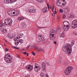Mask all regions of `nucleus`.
I'll return each mask as SVG.
<instances>
[{"instance_id":"f257e3e1","label":"nucleus","mask_w":77,"mask_h":77,"mask_svg":"<svg viewBox=\"0 0 77 77\" xmlns=\"http://www.w3.org/2000/svg\"><path fill=\"white\" fill-rule=\"evenodd\" d=\"M62 50L66 54H68V55H71L72 53L71 45L68 44H65L62 48Z\"/></svg>"},{"instance_id":"f03ea898","label":"nucleus","mask_w":77,"mask_h":77,"mask_svg":"<svg viewBox=\"0 0 77 77\" xmlns=\"http://www.w3.org/2000/svg\"><path fill=\"white\" fill-rule=\"evenodd\" d=\"M68 23H69V22L67 21H65L63 23V29L65 31H68L70 27L69 26V25H68Z\"/></svg>"},{"instance_id":"7ed1b4c3","label":"nucleus","mask_w":77,"mask_h":77,"mask_svg":"<svg viewBox=\"0 0 77 77\" xmlns=\"http://www.w3.org/2000/svg\"><path fill=\"white\" fill-rule=\"evenodd\" d=\"M73 69V68L71 66L68 67L65 70V74L66 75H68L71 71V69Z\"/></svg>"},{"instance_id":"20e7f679","label":"nucleus","mask_w":77,"mask_h":77,"mask_svg":"<svg viewBox=\"0 0 77 77\" xmlns=\"http://www.w3.org/2000/svg\"><path fill=\"white\" fill-rule=\"evenodd\" d=\"M12 20L11 19H6L4 20V23L6 25H11Z\"/></svg>"},{"instance_id":"39448f33","label":"nucleus","mask_w":77,"mask_h":77,"mask_svg":"<svg viewBox=\"0 0 77 77\" xmlns=\"http://www.w3.org/2000/svg\"><path fill=\"white\" fill-rule=\"evenodd\" d=\"M65 4H66L65 3H61L60 2V0H57L56 1V6L59 7H62V8H63V6L65 5Z\"/></svg>"},{"instance_id":"423d86ee","label":"nucleus","mask_w":77,"mask_h":77,"mask_svg":"<svg viewBox=\"0 0 77 77\" xmlns=\"http://www.w3.org/2000/svg\"><path fill=\"white\" fill-rule=\"evenodd\" d=\"M71 26L72 27V29H75L77 27V20L75 19L72 22V24H71Z\"/></svg>"},{"instance_id":"0eeeda50","label":"nucleus","mask_w":77,"mask_h":77,"mask_svg":"<svg viewBox=\"0 0 77 77\" xmlns=\"http://www.w3.org/2000/svg\"><path fill=\"white\" fill-rule=\"evenodd\" d=\"M55 30L54 29H52L51 32L50 37L51 40H54V38L53 37L54 36V33H55Z\"/></svg>"},{"instance_id":"6e6552de","label":"nucleus","mask_w":77,"mask_h":77,"mask_svg":"<svg viewBox=\"0 0 77 77\" xmlns=\"http://www.w3.org/2000/svg\"><path fill=\"white\" fill-rule=\"evenodd\" d=\"M46 65H45V63L44 62H43L42 63V69L43 72H46Z\"/></svg>"},{"instance_id":"1a4fd4ad","label":"nucleus","mask_w":77,"mask_h":77,"mask_svg":"<svg viewBox=\"0 0 77 77\" xmlns=\"http://www.w3.org/2000/svg\"><path fill=\"white\" fill-rule=\"evenodd\" d=\"M4 59L7 63H12V60L10 58L7 57H4Z\"/></svg>"},{"instance_id":"9d476101","label":"nucleus","mask_w":77,"mask_h":77,"mask_svg":"<svg viewBox=\"0 0 77 77\" xmlns=\"http://www.w3.org/2000/svg\"><path fill=\"white\" fill-rule=\"evenodd\" d=\"M26 68H27L28 69H29V71H32L33 69V66L30 64H28V65L26 66Z\"/></svg>"},{"instance_id":"9b49d317","label":"nucleus","mask_w":77,"mask_h":77,"mask_svg":"<svg viewBox=\"0 0 77 77\" xmlns=\"http://www.w3.org/2000/svg\"><path fill=\"white\" fill-rule=\"evenodd\" d=\"M38 38L40 41H45V39L44 38V37L41 35H38Z\"/></svg>"},{"instance_id":"f8f14e48","label":"nucleus","mask_w":77,"mask_h":77,"mask_svg":"<svg viewBox=\"0 0 77 77\" xmlns=\"http://www.w3.org/2000/svg\"><path fill=\"white\" fill-rule=\"evenodd\" d=\"M21 26H22V29H26V28L27 25H26L25 23H22V24L21 25Z\"/></svg>"},{"instance_id":"ddd939ff","label":"nucleus","mask_w":77,"mask_h":77,"mask_svg":"<svg viewBox=\"0 0 77 77\" xmlns=\"http://www.w3.org/2000/svg\"><path fill=\"white\" fill-rule=\"evenodd\" d=\"M2 32L3 33H8V30L6 29H4L1 30Z\"/></svg>"},{"instance_id":"4468645a","label":"nucleus","mask_w":77,"mask_h":77,"mask_svg":"<svg viewBox=\"0 0 77 77\" xmlns=\"http://www.w3.org/2000/svg\"><path fill=\"white\" fill-rule=\"evenodd\" d=\"M42 11H43V13H46L47 11V7H45L42 9Z\"/></svg>"},{"instance_id":"2eb2a0df","label":"nucleus","mask_w":77,"mask_h":77,"mask_svg":"<svg viewBox=\"0 0 77 77\" xmlns=\"http://www.w3.org/2000/svg\"><path fill=\"white\" fill-rule=\"evenodd\" d=\"M11 1L10 0H4V3L5 4H7L8 3H11Z\"/></svg>"},{"instance_id":"dca6fc26","label":"nucleus","mask_w":77,"mask_h":77,"mask_svg":"<svg viewBox=\"0 0 77 77\" xmlns=\"http://www.w3.org/2000/svg\"><path fill=\"white\" fill-rule=\"evenodd\" d=\"M24 18L23 17H20L17 18V20L19 21L22 20H24Z\"/></svg>"},{"instance_id":"f3484780","label":"nucleus","mask_w":77,"mask_h":77,"mask_svg":"<svg viewBox=\"0 0 77 77\" xmlns=\"http://www.w3.org/2000/svg\"><path fill=\"white\" fill-rule=\"evenodd\" d=\"M62 60V58L61 57H60L58 59V63L59 64H61L62 63V62H61V60Z\"/></svg>"},{"instance_id":"a211bd4d","label":"nucleus","mask_w":77,"mask_h":77,"mask_svg":"<svg viewBox=\"0 0 77 77\" xmlns=\"http://www.w3.org/2000/svg\"><path fill=\"white\" fill-rule=\"evenodd\" d=\"M52 9H53V12L54 13V14H56L57 12L56 11V9L55 8L54 9V6H53L52 7Z\"/></svg>"},{"instance_id":"6ab92c4d","label":"nucleus","mask_w":77,"mask_h":77,"mask_svg":"<svg viewBox=\"0 0 77 77\" xmlns=\"http://www.w3.org/2000/svg\"><path fill=\"white\" fill-rule=\"evenodd\" d=\"M14 41H15V45L17 46L19 44V42L17 41V39H14Z\"/></svg>"},{"instance_id":"aec40b11","label":"nucleus","mask_w":77,"mask_h":77,"mask_svg":"<svg viewBox=\"0 0 77 77\" xmlns=\"http://www.w3.org/2000/svg\"><path fill=\"white\" fill-rule=\"evenodd\" d=\"M40 75L41 77H45V75L44 72H42L40 74Z\"/></svg>"},{"instance_id":"412c9836","label":"nucleus","mask_w":77,"mask_h":77,"mask_svg":"<svg viewBox=\"0 0 77 77\" xmlns=\"http://www.w3.org/2000/svg\"><path fill=\"white\" fill-rule=\"evenodd\" d=\"M60 30V27L59 26H58L57 28L56 29L57 32H59Z\"/></svg>"},{"instance_id":"4be33fe9","label":"nucleus","mask_w":77,"mask_h":77,"mask_svg":"<svg viewBox=\"0 0 77 77\" xmlns=\"http://www.w3.org/2000/svg\"><path fill=\"white\" fill-rule=\"evenodd\" d=\"M9 15L11 17H12V16H14V15H13V13H12V11H9Z\"/></svg>"},{"instance_id":"5701e85b","label":"nucleus","mask_w":77,"mask_h":77,"mask_svg":"<svg viewBox=\"0 0 77 77\" xmlns=\"http://www.w3.org/2000/svg\"><path fill=\"white\" fill-rule=\"evenodd\" d=\"M7 37L8 38H11V34H7Z\"/></svg>"},{"instance_id":"b1692460","label":"nucleus","mask_w":77,"mask_h":77,"mask_svg":"<svg viewBox=\"0 0 77 77\" xmlns=\"http://www.w3.org/2000/svg\"><path fill=\"white\" fill-rule=\"evenodd\" d=\"M19 15V11L18 10H17L16 11V14L14 15V16H17V15Z\"/></svg>"},{"instance_id":"393cba45","label":"nucleus","mask_w":77,"mask_h":77,"mask_svg":"<svg viewBox=\"0 0 77 77\" xmlns=\"http://www.w3.org/2000/svg\"><path fill=\"white\" fill-rule=\"evenodd\" d=\"M60 37H62V38L65 37V34L63 33H62L61 35H60Z\"/></svg>"},{"instance_id":"a878e982","label":"nucleus","mask_w":77,"mask_h":77,"mask_svg":"<svg viewBox=\"0 0 77 77\" xmlns=\"http://www.w3.org/2000/svg\"><path fill=\"white\" fill-rule=\"evenodd\" d=\"M40 68L39 67L38 68H34V70L35 71H36V72H38V71H39V70H40Z\"/></svg>"},{"instance_id":"bb28decb","label":"nucleus","mask_w":77,"mask_h":77,"mask_svg":"<svg viewBox=\"0 0 77 77\" xmlns=\"http://www.w3.org/2000/svg\"><path fill=\"white\" fill-rule=\"evenodd\" d=\"M30 11H31V12H35L36 11V9H31L30 10Z\"/></svg>"},{"instance_id":"cd10ccee","label":"nucleus","mask_w":77,"mask_h":77,"mask_svg":"<svg viewBox=\"0 0 77 77\" xmlns=\"http://www.w3.org/2000/svg\"><path fill=\"white\" fill-rule=\"evenodd\" d=\"M11 57V56L10 55H9L8 54H7L5 56V57Z\"/></svg>"},{"instance_id":"c85d7f7f","label":"nucleus","mask_w":77,"mask_h":77,"mask_svg":"<svg viewBox=\"0 0 77 77\" xmlns=\"http://www.w3.org/2000/svg\"><path fill=\"white\" fill-rule=\"evenodd\" d=\"M65 66H68V62H65L63 64Z\"/></svg>"},{"instance_id":"c756f323","label":"nucleus","mask_w":77,"mask_h":77,"mask_svg":"<svg viewBox=\"0 0 77 77\" xmlns=\"http://www.w3.org/2000/svg\"><path fill=\"white\" fill-rule=\"evenodd\" d=\"M75 17V16L74 14H72L71 15H70V16H69V18H74Z\"/></svg>"},{"instance_id":"7c9ffc66","label":"nucleus","mask_w":77,"mask_h":77,"mask_svg":"<svg viewBox=\"0 0 77 77\" xmlns=\"http://www.w3.org/2000/svg\"><path fill=\"white\" fill-rule=\"evenodd\" d=\"M17 0H10V1H11L10 2V3H13V2H15L17 1Z\"/></svg>"},{"instance_id":"2f4dec72","label":"nucleus","mask_w":77,"mask_h":77,"mask_svg":"<svg viewBox=\"0 0 77 77\" xmlns=\"http://www.w3.org/2000/svg\"><path fill=\"white\" fill-rule=\"evenodd\" d=\"M16 39L17 41H18V42H19V39H18V37H16L14 38V39Z\"/></svg>"},{"instance_id":"473e14b6","label":"nucleus","mask_w":77,"mask_h":77,"mask_svg":"<svg viewBox=\"0 0 77 77\" xmlns=\"http://www.w3.org/2000/svg\"><path fill=\"white\" fill-rule=\"evenodd\" d=\"M65 10H67V12H69L70 10L69 9V8H65Z\"/></svg>"},{"instance_id":"72a5a7b5","label":"nucleus","mask_w":77,"mask_h":77,"mask_svg":"<svg viewBox=\"0 0 77 77\" xmlns=\"http://www.w3.org/2000/svg\"><path fill=\"white\" fill-rule=\"evenodd\" d=\"M19 42H20L21 44H22V43H23V40H22V39H21V40H19Z\"/></svg>"},{"instance_id":"f704fd0d","label":"nucleus","mask_w":77,"mask_h":77,"mask_svg":"<svg viewBox=\"0 0 77 77\" xmlns=\"http://www.w3.org/2000/svg\"><path fill=\"white\" fill-rule=\"evenodd\" d=\"M3 25L2 24V23H0V29H1L2 26H3Z\"/></svg>"},{"instance_id":"c9c22d12","label":"nucleus","mask_w":77,"mask_h":77,"mask_svg":"<svg viewBox=\"0 0 77 77\" xmlns=\"http://www.w3.org/2000/svg\"><path fill=\"white\" fill-rule=\"evenodd\" d=\"M34 48H35V50H38V48L36 46H34Z\"/></svg>"},{"instance_id":"e433bc0d","label":"nucleus","mask_w":77,"mask_h":77,"mask_svg":"<svg viewBox=\"0 0 77 77\" xmlns=\"http://www.w3.org/2000/svg\"><path fill=\"white\" fill-rule=\"evenodd\" d=\"M60 13H62V12H63V10L62 9H60Z\"/></svg>"},{"instance_id":"4c0bfd02","label":"nucleus","mask_w":77,"mask_h":77,"mask_svg":"<svg viewBox=\"0 0 77 77\" xmlns=\"http://www.w3.org/2000/svg\"><path fill=\"white\" fill-rule=\"evenodd\" d=\"M32 55L33 56H35V53L34 52H32Z\"/></svg>"},{"instance_id":"58836bf2","label":"nucleus","mask_w":77,"mask_h":77,"mask_svg":"<svg viewBox=\"0 0 77 77\" xmlns=\"http://www.w3.org/2000/svg\"><path fill=\"white\" fill-rule=\"evenodd\" d=\"M44 2V0H40V2L41 3H42Z\"/></svg>"},{"instance_id":"ea45409f","label":"nucleus","mask_w":77,"mask_h":77,"mask_svg":"<svg viewBox=\"0 0 77 77\" xmlns=\"http://www.w3.org/2000/svg\"><path fill=\"white\" fill-rule=\"evenodd\" d=\"M14 48H15L16 49H18V50H19L20 49V48H17L16 47L14 46Z\"/></svg>"},{"instance_id":"a19ab883","label":"nucleus","mask_w":77,"mask_h":77,"mask_svg":"<svg viewBox=\"0 0 77 77\" xmlns=\"http://www.w3.org/2000/svg\"><path fill=\"white\" fill-rule=\"evenodd\" d=\"M71 44L72 45V46L73 45H74V42H72L71 43Z\"/></svg>"},{"instance_id":"79ce46f5","label":"nucleus","mask_w":77,"mask_h":77,"mask_svg":"<svg viewBox=\"0 0 77 77\" xmlns=\"http://www.w3.org/2000/svg\"><path fill=\"white\" fill-rule=\"evenodd\" d=\"M30 45H28L26 48V49H29V47H30Z\"/></svg>"},{"instance_id":"37998d69","label":"nucleus","mask_w":77,"mask_h":77,"mask_svg":"<svg viewBox=\"0 0 77 77\" xmlns=\"http://www.w3.org/2000/svg\"><path fill=\"white\" fill-rule=\"evenodd\" d=\"M23 54H25V55L27 54V53H26V52H23Z\"/></svg>"},{"instance_id":"c03bdc74","label":"nucleus","mask_w":77,"mask_h":77,"mask_svg":"<svg viewBox=\"0 0 77 77\" xmlns=\"http://www.w3.org/2000/svg\"><path fill=\"white\" fill-rule=\"evenodd\" d=\"M66 18V16L65 15H64L63 16V19H65Z\"/></svg>"},{"instance_id":"a18cd8bd","label":"nucleus","mask_w":77,"mask_h":77,"mask_svg":"<svg viewBox=\"0 0 77 77\" xmlns=\"http://www.w3.org/2000/svg\"><path fill=\"white\" fill-rule=\"evenodd\" d=\"M47 5L48 6V9H50V7H49V5H48V4H47Z\"/></svg>"},{"instance_id":"49530a36","label":"nucleus","mask_w":77,"mask_h":77,"mask_svg":"<svg viewBox=\"0 0 77 77\" xmlns=\"http://www.w3.org/2000/svg\"><path fill=\"white\" fill-rule=\"evenodd\" d=\"M39 51H42V48H40L39 49Z\"/></svg>"},{"instance_id":"de8ad7c7","label":"nucleus","mask_w":77,"mask_h":77,"mask_svg":"<svg viewBox=\"0 0 77 77\" xmlns=\"http://www.w3.org/2000/svg\"><path fill=\"white\" fill-rule=\"evenodd\" d=\"M38 66V64H37V63H35V66Z\"/></svg>"},{"instance_id":"09e8293b","label":"nucleus","mask_w":77,"mask_h":77,"mask_svg":"<svg viewBox=\"0 0 77 77\" xmlns=\"http://www.w3.org/2000/svg\"><path fill=\"white\" fill-rule=\"evenodd\" d=\"M5 50H6V51H8V49L7 48H5Z\"/></svg>"},{"instance_id":"8fccbe9b","label":"nucleus","mask_w":77,"mask_h":77,"mask_svg":"<svg viewBox=\"0 0 77 77\" xmlns=\"http://www.w3.org/2000/svg\"><path fill=\"white\" fill-rule=\"evenodd\" d=\"M73 35H75V36H77V34L76 33H74V32H73Z\"/></svg>"},{"instance_id":"3c124183","label":"nucleus","mask_w":77,"mask_h":77,"mask_svg":"<svg viewBox=\"0 0 77 77\" xmlns=\"http://www.w3.org/2000/svg\"><path fill=\"white\" fill-rule=\"evenodd\" d=\"M13 14H15L16 12H13L12 11Z\"/></svg>"},{"instance_id":"603ef678","label":"nucleus","mask_w":77,"mask_h":77,"mask_svg":"<svg viewBox=\"0 0 77 77\" xmlns=\"http://www.w3.org/2000/svg\"><path fill=\"white\" fill-rule=\"evenodd\" d=\"M38 68V66H35V68Z\"/></svg>"},{"instance_id":"864d4df0","label":"nucleus","mask_w":77,"mask_h":77,"mask_svg":"<svg viewBox=\"0 0 77 77\" xmlns=\"http://www.w3.org/2000/svg\"><path fill=\"white\" fill-rule=\"evenodd\" d=\"M54 44H56V41H54Z\"/></svg>"},{"instance_id":"5fc2aeb1","label":"nucleus","mask_w":77,"mask_h":77,"mask_svg":"<svg viewBox=\"0 0 77 77\" xmlns=\"http://www.w3.org/2000/svg\"><path fill=\"white\" fill-rule=\"evenodd\" d=\"M35 0L37 2H40V0Z\"/></svg>"},{"instance_id":"6e6d98bb","label":"nucleus","mask_w":77,"mask_h":77,"mask_svg":"<svg viewBox=\"0 0 77 77\" xmlns=\"http://www.w3.org/2000/svg\"><path fill=\"white\" fill-rule=\"evenodd\" d=\"M64 11L65 12H67V10H65V8L64 9Z\"/></svg>"},{"instance_id":"4d7b16f0","label":"nucleus","mask_w":77,"mask_h":77,"mask_svg":"<svg viewBox=\"0 0 77 77\" xmlns=\"http://www.w3.org/2000/svg\"><path fill=\"white\" fill-rule=\"evenodd\" d=\"M47 65H49V63H47Z\"/></svg>"},{"instance_id":"13d9d810","label":"nucleus","mask_w":77,"mask_h":77,"mask_svg":"<svg viewBox=\"0 0 77 77\" xmlns=\"http://www.w3.org/2000/svg\"><path fill=\"white\" fill-rule=\"evenodd\" d=\"M63 2H66L65 1V0H63Z\"/></svg>"},{"instance_id":"bf43d9fd","label":"nucleus","mask_w":77,"mask_h":77,"mask_svg":"<svg viewBox=\"0 0 77 77\" xmlns=\"http://www.w3.org/2000/svg\"><path fill=\"white\" fill-rule=\"evenodd\" d=\"M9 58L10 59H11V60H12V58Z\"/></svg>"},{"instance_id":"052dcab7","label":"nucleus","mask_w":77,"mask_h":77,"mask_svg":"<svg viewBox=\"0 0 77 77\" xmlns=\"http://www.w3.org/2000/svg\"><path fill=\"white\" fill-rule=\"evenodd\" d=\"M29 56V54L28 53H27V56Z\"/></svg>"},{"instance_id":"680f3d73","label":"nucleus","mask_w":77,"mask_h":77,"mask_svg":"<svg viewBox=\"0 0 77 77\" xmlns=\"http://www.w3.org/2000/svg\"><path fill=\"white\" fill-rule=\"evenodd\" d=\"M22 50L23 51H24V49H23Z\"/></svg>"},{"instance_id":"e2e57ef3","label":"nucleus","mask_w":77,"mask_h":77,"mask_svg":"<svg viewBox=\"0 0 77 77\" xmlns=\"http://www.w3.org/2000/svg\"><path fill=\"white\" fill-rule=\"evenodd\" d=\"M52 16H53V14H52Z\"/></svg>"},{"instance_id":"0e129e2a","label":"nucleus","mask_w":77,"mask_h":77,"mask_svg":"<svg viewBox=\"0 0 77 77\" xmlns=\"http://www.w3.org/2000/svg\"><path fill=\"white\" fill-rule=\"evenodd\" d=\"M4 45H5V46H6V45H5V44H4Z\"/></svg>"},{"instance_id":"69168bd1","label":"nucleus","mask_w":77,"mask_h":77,"mask_svg":"<svg viewBox=\"0 0 77 77\" xmlns=\"http://www.w3.org/2000/svg\"><path fill=\"white\" fill-rule=\"evenodd\" d=\"M57 18L58 19V20H59V17H57Z\"/></svg>"},{"instance_id":"338daca9","label":"nucleus","mask_w":77,"mask_h":77,"mask_svg":"<svg viewBox=\"0 0 77 77\" xmlns=\"http://www.w3.org/2000/svg\"><path fill=\"white\" fill-rule=\"evenodd\" d=\"M12 47H13V48H14V46H12Z\"/></svg>"},{"instance_id":"774afa93","label":"nucleus","mask_w":77,"mask_h":77,"mask_svg":"<svg viewBox=\"0 0 77 77\" xmlns=\"http://www.w3.org/2000/svg\"><path fill=\"white\" fill-rule=\"evenodd\" d=\"M5 42H7V41H5Z\"/></svg>"}]
</instances>
